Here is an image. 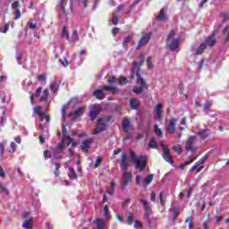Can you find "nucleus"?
<instances>
[{
    "instance_id": "35",
    "label": "nucleus",
    "mask_w": 229,
    "mask_h": 229,
    "mask_svg": "<svg viewBox=\"0 0 229 229\" xmlns=\"http://www.w3.org/2000/svg\"><path fill=\"white\" fill-rule=\"evenodd\" d=\"M157 21H165V8H162L159 12V14L157 17Z\"/></svg>"
},
{
    "instance_id": "49",
    "label": "nucleus",
    "mask_w": 229,
    "mask_h": 229,
    "mask_svg": "<svg viewBox=\"0 0 229 229\" xmlns=\"http://www.w3.org/2000/svg\"><path fill=\"white\" fill-rule=\"evenodd\" d=\"M102 161L103 159L101 157H97L95 159L94 168L98 169V167H99V164H101Z\"/></svg>"
},
{
    "instance_id": "20",
    "label": "nucleus",
    "mask_w": 229,
    "mask_h": 229,
    "mask_svg": "<svg viewBox=\"0 0 229 229\" xmlns=\"http://www.w3.org/2000/svg\"><path fill=\"white\" fill-rule=\"evenodd\" d=\"M131 121L130 120V118L125 117L123 119V131H125V133H128V131H130V124H131Z\"/></svg>"
},
{
    "instance_id": "17",
    "label": "nucleus",
    "mask_w": 229,
    "mask_h": 229,
    "mask_svg": "<svg viewBox=\"0 0 229 229\" xmlns=\"http://www.w3.org/2000/svg\"><path fill=\"white\" fill-rule=\"evenodd\" d=\"M139 202L142 205L144 212H151V204L145 199H139Z\"/></svg>"
},
{
    "instance_id": "64",
    "label": "nucleus",
    "mask_w": 229,
    "mask_h": 229,
    "mask_svg": "<svg viewBox=\"0 0 229 229\" xmlns=\"http://www.w3.org/2000/svg\"><path fill=\"white\" fill-rule=\"evenodd\" d=\"M210 105H212V101H208V102L204 105V110H209V109H210Z\"/></svg>"
},
{
    "instance_id": "60",
    "label": "nucleus",
    "mask_w": 229,
    "mask_h": 229,
    "mask_svg": "<svg viewBox=\"0 0 229 229\" xmlns=\"http://www.w3.org/2000/svg\"><path fill=\"white\" fill-rule=\"evenodd\" d=\"M156 134L158 135V137H162V135H164V132L162 131V129L156 126Z\"/></svg>"
},
{
    "instance_id": "51",
    "label": "nucleus",
    "mask_w": 229,
    "mask_h": 229,
    "mask_svg": "<svg viewBox=\"0 0 229 229\" xmlns=\"http://www.w3.org/2000/svg\"><path fill=\"white\" fill-rule=\"evenodd\" d=\"M65 148V145H64V141L57 144L55 148V151H63Z\"/></svg>"
},
{
    "instance_id": "22",
    "label": "nucleus",
    "mask_w": 229,
    "mask_h": 229,
    "mask_svg": "<svg viewBox=\"0 0 229 229\" xmlns=\"http://www.w3.org/2000/svg\"><path fill=\"white\" fill-rule=\"evenodd\" d=\"M68 142L66 143V146H72V148H76V146H78V142L74 140L73 138H72L69 135H66L65 138Z\"/></svg>"
},
{
    "instance_id": "13",
    "label": "nucleus",
    "mask_w": 229,
    "mask_h": 229,
    "mask_svg": "<svg viewBox=\"0 0 229 229\" xmlns=\"http://www.w3.org/2000/svg\"><path fill=\"white\" fill-rule=\"evenodd\" d=\"M92 139H88L82 141V144L81 146V151H83V153H89V149H90V144H92Z\"/></svg>"
},
{
    "instance_id": "28",
    "label": "nucleus",
    "mask_w": 229,
    "mask_h": 229,
    "mask_svg": "<svg viewBox=\"0 0 229 229\" xmlns=\"http://www.w3.org/2000/svg\"><path fill=\"white\" fill-rule=\"evenodd\" d=\"M198 135L200 137V139L202 140H205V139H208L209 135L208 132L207 131V130H200L199 132H198Z\"/></svg>"
},
{
    "instance_id": "41",
    "label": "nucleus",
    "mask_w": 229,
    "mask_h": 229,
    "mask_svg": "<svg viewBox=\"0 0 229 229\" xmlns=\"http://www.w3.org/2000/svg\"><path fill=\"white\" fill-rule=\"evenodd\" d=\"M169 210H170V212H174L172 221H176V217H178V214H180V212L178 211V209H176L174 208H171Z\"/></svg>"
},
{
    "instance_id": "16",
    "label": "nucleus",
    "mask_w": 229,
    "mask_h": 229,
    "mask_svg": "<svg viewBox=\"0 0 229 229\" xmlns=\"http://www.w3.org/2000/svg\"><path fill=\"white\" fill-rule=\"evenodd\" d=\"M180 47V38H174L168 44L170 51H176Z\"/></svg>"
},
{
    "instance_id": "63",
    "label": "nucleus",
    "mask_w": 229,
    "mask_h": 229,
    "mask_svg": "<svg viewBox=\"0 0 229 229\" xmlns=\"http://www.w3.org/2000/svg\"><path fill=\"white\" fill-rule=\"evenodd\" d=\"M42 108H40V106H37L34 109V114H38V115H40V114H42Z\"/></svg>"
},
{
    "instance_id": "62",
    "label": "nucleus",
    "mask_w": 229,
    "mask_h": 229,
    "mask_svg": "<svg viewBox=\"0 0 229 229\" xmlns=\"http://www.w3.org/2000/svg\"><path fill=\"white\" fill-rule=\"evenodd\" d=\"M119 85H126V78L125 77H121L119 81Z\"/></svg>"
},
{
    "instance_id": "47",
    "label": "nucleus",
    "mask_w": 229,
    "mask_h": 229,
    "mask_svg": "<svg viewBox=\"0 0 229 229\" xmlns=\"http://www.w3.org/2000/svg\"><path fill=\"white\" fill-rule=\"evenodd\" d=\"M117 81H119L117 80V77L112 76V77H110V78L108 79L107 83H108L109 85H114V84L117 83Z\"/></svg>"
},
{
    "instance_id": "21",
    "label": "nucleus",
    "mask_w": 229,
    "mask_h": 229,
    "mask_svg": "<svg viewBox=\"0 0 229 229\" xmlns=\"http://www.w3.org/2000/svg\"><path fill=\"white\" fill-rule=\"evenodd\" d=\"M40 94H42V87L38 88L35 94L30 95V103L31 106L33 105V99H35V98H38L40 96Z\"/></svg>"
},
{
    "instance_id": "7",
    "label": "nucleus",
    "mask_w": 229,
    "mask_h": 229,
    "mask_svg": "<svg viewBox=\"0 0 229 229\" xmlns=\"http://www.w3.org/2000/svg\"><path fill=\"white\" fill-rule=\"evenodd\" d=\"M123 174L122 176V181H121V190L124 191L126 190V187L130 185V182H131V179L133 178V175L130 172H123Z\"/></svg>"
},
{
    "instance_id": "40",
    "label": "nucleus",
    "mask_w": 229,
    "mask_h": 229,
    "mask_svg": "<svg viewBox=\"0 0 229 229\" xmlns=\"http://www.w3.org/2000/svg\"><path fill=\"white\" fill-rule=\"evenodd\" d=\"M72 42H78V40H80V36L78 35V30H73L72 31Z\"/></svg>"
},
{
    "instance_id": "50",
    "label": "nucleus",
    "mask_w": 229,
    "mask_h": 229,
    "mask_svg": "<svg viewBox=\"0 0 229 229\" xmlns=\"http://www.w3.org/2000/svg\"><path fill=\"white\" fill-rule=\"evenodd\" d=\"M59 7H60L62 13H64V12H65V0H60Z\"/></svg>"
},
{
    "instance_id": "8",
    "label": "nucleus",
    "mask_w": 229,
    "mask_h": 229,
    "mask_svg": "<svg viewBox=\"0 0 229 229\" xmlns=\"http://www.w3.org/2000/svg\"><path fill=\"white\" fill-rule=\"evenodd\" d=\"M217 42V39L216 38V33H212L211 35L208 36L206 39L203 41L206 47H214Z\"/></svg>"
},
{
    "instance_id": "43",
    "label": "nucleus",
    "mask_w": 229,
    "mask_h": 229,
    "mask_svg": "<svg viewBox=\"0 0 229 229\" xmlns=\"http://www.w3.org/2000/svg\"><path fill=\"white\" fill-rule=\"evenodd\" d=\"M52 164H54V165L55 166V176L58 178V176H60V172H58V169H60L61 165L60 163H54V162H52Z\"/></svg>"
},
{
    "instance_id": "48",
    "label": "nucleus",
    "mask_w": 229,
    "mask_h": 229,
    "mask_svg": "<svg viewBox=\"0 0 229 229\" xmlns=\"http://www.w3.org/2000/svg\"><path fill=\"white\" fill-rule=\"evenodd\" d=\"M159 201H160L161 207H165V200L164 199V191H161L159 193Z\"/></svg>"
},
{
    "instance_id": "36",
    "label": "nucleus",
    "mask_w": 229,
    "mask_h": 229,
    "mask_svg": "<svg viewBox=\"0 0 229 229\" xmlns=\"http://www.w3.org/2000/svg\"><path fill=\"white\" fill-rule=\"evenodd\" d=\"M61 37L62 38H66V40H69V30H67V27H63Z\"/></svg>"
},
{
    "instance_id": "52",
    "label": "nucleus",
    "mask_w": 229,
    "mask_h": 229,
    "mask_svg": "<svg viewBox=\"0 0 229 229\" xmlns=\"http://www.w3.org/2000/svg\"><path fill=\"white\" fill-rule=\"evenodd\" d=\"M197 157H192L191 158H190L189 160L185 161L182 165V167L185 166V165H189L190 164H192V162L194 160H196Z\"/></svg>"
},
{
    "instance_id": "61",
    "label": "nucleus",
    "mask_w": 229,
    "mask_h": 229,
    "mask_svg": "<svg viewBox=\"0 0 229 229\" xmlns=\"http://www.w3.org/2000/svg\"><path fill=\"white\" fill-rule=\"evenodd\" d=\"M134 228H142V224H140L137 219L134 220Z\"/></svg>"
},
{
    "instance_id": "10",
    "label": "nucleus",
    "mask_w": 229,
    "mask_h": 229,
    "mask_svg": "<svg viewBox=\"0 0 229 229\" xmlns=\"http://www.w3.org/2000/svg\"><path fill=\"white\" fill-rule=\"evenodd\" d=\"M91 225H95L93 229H106V223L102 218H95Z\"/></svg>"
},
{
    "instance_id": "14",
    "label": "nucleus",
    "mask_w": 229,
    "mask_h": 229,
    "mask_svg": "<svg viewBox=\"0 0 229 229\" xmlns=\"http://www.w3.org/2000/svg\"><path fill=\"white\" fill-rule=\"evenodd\" d=\"M105 89H103V87L101 89H95L93 91V96L96 98V99H98L99 101H102V99H105L106 98V95H105Z\"/></svg>"
},
{
    "instance_id": "23",
    "label": "nucleus",
    "mask_w": 229,
    "mask_h": 229,
    "mask_svg": "<svg viewBox=\"0 0 229 229\" xmlns=\"http://www.w3.org/2000/svg\"><path fill=\"white\" fill-rule=\"evenodd\" d=\"M103 90H106L107 92H111V94H115L119 92V89L117 87H112V86H103Z\"/></svg>"
},
{
    "instance_id": "12",
    "label": "nucleus",
    "mask_w": 229,
    "mask_h": 229,
    "mask_svg": "<svg viewBox=\"0 0 229 229\" xmlns=\"http://www.w3.org/2000/svg\"><path fill=\"white\" fill-rule=\"evenodd\" d=\"M99 112H101V108L99 106H94L91 108L89 114L91 121H96V119H98V115H99Z\"/></svg>"
},
{
    "instance_id": "6",
    "label": "nucleus",
    "mask_w": 229,
    "mask_h": 229,
    "mask_svg": "<svg viewBox=\"0 0 229 229\" xmlns=\"http://www.w3.org/2000/svg\"><path fill=\"white\" fill-rule=\"evenodd\" d=\"M151 37H153V32L142 31L141 38H140L136 46V50L139 51L140 47L148 46V44H149V40H151Z\"/></svg>"
},
{
    "instance_id": "46",
    "label": "nucleus",
    "mask_w": 229,
    "mask_h": 229,
    "mask_svg": "<svg viewBox=\"0 0 229 229\" xmlns=\"http://www.w3.org/2000/svg\"><path fill=\"white\" fill-rule=\"evenodd\" d=\"M140 3V0H136L133 2V4L131 5V7L128 10L129 13H131L135 10V6Z\"/></svg>"
},
{
    "instance_id": "45",
    "label": "nucleus",
    "mask_w": 229,
    "mask_h": 229,
    "mask_svg": "<svg viewBox=\"0 0 229 229\" xmlns=\"http://www.w3.org/2000/svg\"><path fill=\"white\" fill-rule=\"evenodd\" d=\"M0 190L2 191V192H4V194H6L7 196L8 194H10V191H8V189H6V186H4V184L1 181H0Z\"/></svg>"
},
{
    "instance_id": "42",
    "label": "nucleus",
    "mask_w": 229,
    "mask_h": 229,
    "mask_svg": "<svg viewBox=\"0 0 229 229\" xmlns=\"http://www.w3.org/2000/svg\"><path fill=\"white\" fill-rule=\"evenodd\" d=\"M109 208L108 206H105L104 207V218L106 219V221H108V219L110 218V213H108Z\"/></svg>"
},
{
    "instance_id": "55",
    "label": "nucleus",
    "mask_w": 229,
    "mask_h": 229,
    "mask_svg": "<svg viewBox=\"0 0 229 229\" xmlns=\"http://www.w3.org/2000/svg\"><path fill=\"white\" fill-rule=\"evenodd\" d=\"M6 144V141H4L3 143L0 142V154L1 157L4 155V145Z\"/></svg>"
},
{
    "instance_id": "54",
    "label": "nucleus",
    "mask_w": 229,
    "mask_h": 229,
    "mask_svg": "<svg viewBox=\"0 0 229 229\" xmlns=\"http://www.w3.org/2000/svg\"><path fill=\"white\" fill-rule=\"evenodd\" d=\"M156 114H157V115H160V114H162V105L161 104L156 105Z\"/></svg>"
},
{
    "instance_id": "4",
    "label": "nucleus",
    "mask_w": 229,
    "mask_h": 229,
    "mask_svg": "<svg viewBox=\"0 0 229 229\" xmlns=\"http://www.w3.org/2000/svg\"><path fill=\"white\" fill-rule=\"evenodd\" d=\"M198 142V137L196 136H190L185 143V149L186 151H190V153H196L199 148L196 145Z\"/></svg>"
},
{
    "instance_id": "11",
    "label": "nucleus",
    "mask_w": 229,
    "mask_h": 229,
    "mask_svg": "<svg viewBox=\"0 0 229 229\" xmlns=\"http://www.w3.org/2000/svg\"><path fill=\"white\" fill-rule=\"evenodd\" d=\"M168 133H175L176 132V118L173 117L170 119V123L166 128Z\"/></svg>"
},
{
    "instance_id": "38",
    "label": "nucleus",
    "mask_w": 229,
    "mask_h": 229,
    "mask_svg": "<svg viewBox=\"0 0 229 229\" xmlns=\"http://www.w3.org/2000/svg\"><path fill=\"white\" fill-rule=\"evenodd\" d=\"M114 192H115V182L113 181L111 182L110 188L107 190V194L112 196V194H114Z\"/></svg>"
},
{
    "instance_id": "9",
    "label": "nucleus",
    "mask_w": 229,
    "mask_h": 229,
    "mask_svg": "<svg viewBox=\"0 0 229 229\" xmlns=\"http://www.w3.org/2000/svg\"><path fill=\"white\" fill-rule=\"evenodd\" d=\"M130 166V161L126 158V154L123 153L120 158V169L123 172H128V167Z\"/></svg>"
},
{
    "instance_id": "5",
    "label": "nucleus",
    "mask_w": 229,
    "mask_h": 229,
    "mask_svg": "<svg viewBox=\"0 0 229 229\" xmlns=\"http://www.w3.org/2000/svg\"><path fill=\"white\" fill-rule=\"evenodd\" d=\"M138 59L140 60L139 62H135L133 64V67L131 69V80H133V78H135V74H137V72H139V74H140V67H142V65H144V54L140 53L138 56Z\"/></svg>"
},
{
    "instance_id": "15",
    "label": "nucleus",
    "mask_w": 229,
    "mask_h": 229,
    "mask_svg": "<svg viewBox=\"0 0 229 229\" xmlns=\"http://www.w3.org/2000/svg\"><path fill=\"white\" fill-rule=\"evenodd\" d=\"M163 157L166 162L173 164V157H171V151L166 147L163 148Z\"/></svg>"
},
{
    "instance_id": "18",
    "label": "nucleus",
    "mask_w": 229,
    "mask_h": 229,
    "mask_svg": "<svg viewBox=\"0 0 229 229\" xmlns=\"http://www.w3.org/2000/svg\"><path fill=\"white\" fill-rule=\"evenodd\" d=\"M21 8V4L19 3V1H15L13 3V10L15 11L16 13V17L15 19H21V10L19 9Z\"/></svg>"
},
{
    "instance_id": "34",
    "label": "nucleus",
    "mask_w": 229,
    "mask_h": 229,
    "mask_svg": "<svg viewBox=\"0 0 229 229\" xmlns=\"http://www.w3.org/2000/svg\"><path fill=\"white\" fill-rule=\"evenodd\" d=\"M68 169L69 171H71V173L68 174L69 178H73V180H78V174H76V171H74V168L69 166Z\"/></svg>"
},
{
    "instance_id": "3",
    "label": "nucleus",
    "mask_w": 229,
    "mask_h": 229,
    "mask_svg": "<svg viewBox=\"0 0 229 229\" xmlns=\"http://www.w3.org/2000/svg\"><path fill=\"white\" fill-rule=\"evenodd\" d=\"M135 76L137 77L136 83L137 85H140V87H134L132 92H134V94H142L144 89H149V86L146 83V81H144L139 72H136Z\"/></svg>"
},
{
    "instance_id": "26",
    "label": "nucleus",
    "mask_w": 229,
    "mask_h": 229,
    "mask_svg": "<svg viewBox=\"0 0 229 229\" xmlns=\"http://www.w3.org/2000/svg\"><path fill=\"white\" fill-rule=\"evenodd\" d=\"M60 89V83H58V81H54L51 85H50V90L51 92H53L54 94H56L58 92Z\"/></svg>"
},
{
    "instance_id": "59",
    "label": "nucleus",
    "mask_w": 229,
    "mask_h": 229,
    "mask_svg": "<svg viewBox=\"0 0 229 229\" xmlns=\"http://www.w3.org/2000/svg\"><path fill=\"white\" fill-rule=\"evenodd\" d=\"M147 64H148V69H153L154 65H153V62H151V56H148L147 58Z\"/></svg>"
},
{
    "instance_id": "32",
    "label": "nucleus",
    "mask_w": 229,
    "mask_h": 229,
    "mask_svg": "<svg viewBox=\"0 0 229 229\" xmlns=\"http://www.w3.org/2000/svg\"><path fill=\"white\" fill-rule=\"evenodd\" d=\"M148 148L151 149H157L158 144H157V141L155 140V138H151L148 141Z\"/></svg>"
},
{
    "instance_id": "37",
    "label": "nucleus",
    "mask_w": 229,
    "mask_h": 229,
    "mask_svg": "<svg viewBox=\"0 0 229 229\" xmlns=\"http://www.w3.org/2000/svg\"><path fill=\"white\" fill-rule=\"evenodd\" d=\"M223 35H225V43L226 44V42L229 41V25H227L224 30H223Z\"/></svg>"
},
{
    "instance_id": "33",
    "label": "nucleus",
    "mask_w": 229,
    "mask_h": 229,
    "mask_svg": "<svg viewBox=\"0 0 229 229\" xmlns=\"http://www.w3.org/2000/svg\"><path fill=\"white\" fill-rule=\"evenodd\" d=\"M83 114H85V107L80 106L78 109H76V110L72 113V115L81 116V115H83Z\"/></svg>"
},
{
    "instance_id": "44",
    "label": "nucleus",
    "mask_w": 229,
    "mask_h": 229,
    "mask_svg": "<svg viewBox=\"0 0 229 229\" xmlns=\"http://www.w3.org/2000/svg\"><path fill=\"white\" fill-rule=\"evenodd\" d=\"M127 224L131 226L133 225V213H130L126 217Z\"/></svg>"
},
{
    "instance_id": "25",
    "label": "nucleus",
    "mask_w": 229,
    "mask_h": 229,
    "mask_svg": "<svg viewBox=\"0 0 229 229\" xmlns=\"http://www.w3.org/2000/svg\"><path fill=\"white\" fill-rule=\"evenodd\" d=\"M47 98H49V89H45L41 97L38 99V102L42 103V101H47Z\"/></svg>"
},
{
    "instance_id": "24",
    "label": "nucleus",
    "mask_w": 229,
    "mask_h": 229,
    "mask_svg": "<svg viewBox=\"0 0 229 229\" xmlns=\"http://www.w3.org/2000/svg\"><path fill=\"white\" fill-rule=\"evenodd\" d=\"M31 221H33V216H30L28 219L24 220L22 223V228L31 229Z\"/></svg>"
},
{
    "instance_id": "53",
    "label": "nucleus",
    "mask_w": 229,
    "mask_h": 229,
    "mask_svg": "<svg viewBox=\"0 0 229 229\" xmlns=\"http://www.w3.org/2000/svg\"><path fill=\"white\" fill-rule=\"evenodd\" d=\"M172 149L173 151L177 153V155H180V153H182V146L180 145L173 147Z\"/></svg>"
},
{
    "instance_id": "56",
    "label": "nucleus",
    "mask_w": 229,
    "mask_h": 229,
    "mask_svg": "<svg viewBox=\"0 0 229 229\" xmlns=\"http://www.w3.org/2000/svg\"><path fill=\"white\" fill-rule=\"evenodd\" d=\"M59 62H60L61 64L64 65V67H67V66H69V64H71V63H69V61H67L65 58H64V59H59Z\"/></svg>"
},
{
    "instance_id": "31",
    "label": "nucleus",
    "mask_w": 229,
    "mask_h": 229,
    "mask_svg": "<svg viewBox=\"0 0 229 229\" xmlns=\"http://www.w3.org/2000/svg\"><path fill=\"white\" fill-rule=\"evenodd\" d=\"M119 19H121V15L119 13H113V18H112V24H114V26H117V24H119Z\"/></svg>"
},
{
    "instance_id": "2",
    "label": "nucleus",
    "mask_w": 229,
    "mask_h": 229,
    "mask_svg": "<svg viewBox=\"0 0 229 229\" xmlns=\"http://www.w3.org/2000/svg\"><path fill=\"white\" fill-rule=\"evenodd\" d=\"M129 153L132 162H134L136 165V169L144 171V169H146V159L142 158V156H140L139 158H137L135 152L131 148L129 149Z\"/></svg>"
},
{
    "instance_id": "30",
    "label": "nucleus",
    "mask_w": 229,
    "mask_h": 229,
    "mask_svg": "<svg viewBox=\"0 0 229 229\" xmlns=\"http://www.w3.org/2000/svg\"><path fill=\"white\" fill-rule=\"evenodd\" d=\"M149 214H151V211H144L143 218L145 219V221H147L148 228H151V220H149Z\"/></svg>"
},
{
    "instance_id": "58",
    "label": "nucleus",
    "mask_w": 229,
    "mask_h": 229,
    "mask_svg": "<svg viewBox=\"0 0 229 229\" xmlns=\"http://www.w3.org/2000/svg\"><path fill=\"white\" fill-rule=\"evenodd\" d=\"M43 158H51V152L49 150H44Z\"/></svg>"
},
{
    "instance_id": "29",
    "label": "nucleus",
    "mask_w": 229,
    "mask_h": 229,
    "mask_svg": "<svg viewBox=\"0 0 229 229\" xmlns=\"http://www.w3.org/2000/svg\"><path fill=\"white\" fill-rule=\"evenodd\" d=\"M207 49V46L205 45L204 42H202L197 48L195 55H199L203 54V52Z\"/></svg>"
},
{
    "instance_id": "1",
    "label": "nucleus",
    "mask_w": 229,
    "mask_h": 229,
    "mask_svg": "<svg viewBox=\"0 0 229 229\" xmlns=\"http://www.w3.org/2000/svg\"><path fill=\"white\" fill-rule=\"evenodd\" d=\"M112 121V116H106L98 118L96 129L93 131V135H98L101 131H106L108 128V123Z\"/></svg>"
},
{
    "instance_id": "27",
    "label": "nucleus",
    "mask_w": 229,
    "mask_h": 229,
    "mask_svg": "<svg viewBox=\"0 0 229 229\" xmlns=\"http://www.w3.org/2000/svg\"><path fill=\"white\" fill-rule=\"evenodd\" d=\"M153 180H155V175L153 174L147 175V177L144 179V182L146 184H143V187H146L147 185H151V183H153Z\"/></svg>"
},
{
    "instance_id": "19",
    "label": "nucleus",
    "mask_w": 229,
    "mask_h": 229,
    "mask_svg": "<svg viewBox=\"0 0 229 229\" xmlns=\"http://www.w3.org/2000/svg\"><path fill=\"white\" fill-rule=\"evenodd\" d=\"M140 102L137 100V98H131L129 100V106L131 110H137L139 108Z\"/></svg>"
},
{
    "instance_id": "39",
    "label": "nucleus",
    "mask_w": 229,
    "mask_h": 229,
    "mask_svg": "<svg viewBox=\"0 0 229 229\" xmlns=\"http://www.w3.org/2000/svg\"><path fill=\"white\" fill-rule=\"evenodd\" d=\"M174 35H175L174 31L171 30L166 37L165 42H171L174 40Z\"/></svg>"
},
{
    "instance_id": "57",
    "label": "nucleus",
    "mask_w": 229,
    "mask_h": 229,
    "mask_svg": "<svg viewBox=\"0 0 229 229\" xmlns=\"http://www.w3.org/2000/svg\"><path fill=\"white\" fill-rule=\"evenodd\" d=\"M79 4H83L84 8H89V0H79Z\"/></svg>"
}]
</instances>
